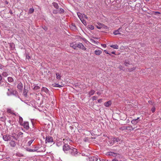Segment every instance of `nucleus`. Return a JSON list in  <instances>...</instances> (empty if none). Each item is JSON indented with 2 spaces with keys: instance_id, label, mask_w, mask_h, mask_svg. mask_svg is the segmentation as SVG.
Masks as SVG:
<instances>
[{
  "instance_id": "obj_57",
  "label": "nucleus",
  "mask_w": 161,
  "mask_h": 161,
  "mask_svg": "<svg viewBox=\"0 0 161 161\" xmlns=\"http://www.w3.org/2000/svg\"><path fill=\"white\" fill-rule=\"evenodd\" d=\"M111 53L113 54H115V52H112Z\"/></svg>"
},
{
  "instance_id": "obj_40",
  "label": "nucleus",
  "mask_w": 161,
  "mask_h": 161,
  "mask_svg": "<svg viewBox=\"0 0 161 161\" xmlns=\"http://www.w3.org/2000/svg\"><path fill=\"white\" fill-rule=\"evenodd\" d=\"M64 12V10L63 8H60L59 9V12L60 13H62Z\"/></svg>"
},
{
  "instance_id": "obj_44",
  "label": "nucleus",
  "mask_w": 161,
  "mask_h": 161,
  "mask_svg": "<svg viewBox=\"0 0 161 161\" xmlns=\"http://www.w3.org/2000/svg\"><path fill=\"white\" fill-rule=\"evenodd\" d=\"M31 57L30 56H29L28 55H26V58L28 60H29L30 58Z\"/></svg>"
},
{
  "instance_id": "obj_35",
  "label": "nucleus",
  "mask_w": 161,
  "mask_h": 161,
  "mask_svg": "<svg viewBox=\"0 0 161 161\" xmlns=\"http://www.w3.org/2000/svg\"><path fill=\"white\" fill-rule=\"evenodd\" d=\"M8 81L9 82H12L13 81V78L11 77H8Z\"/></svg>"
},
{
  "instance_id": "obj_3",
  "label": "nucleus",
  "mask_w": 161,
  "mask_h": 161,
  "mask_svg": "<svg viewBox=\"0 0 161 161\" xmlns=\"http://www.w3.org/2000/svg\"><path fill=\"white\" fill-rule=\"evenodd\" d=\"M34 152H45L46 150V149L43 147L40 146H36L35 147L34 149H33Z\"/></svg>"
},
{
  "instance_id": "obj_30",
  "label": "nucleus",
  "mask_w": 161,
  "mask_h": 161,
  "mask_svg": "<svg viewBox=\"0 0 161 161\" xmlns=\"http://www.w3.org/2000/svg\"><path fill=\"white\" fill-rule=\"evenodd\" d=\"M81 39L84 41V42H85L86 44H88L89 43V42L85 38H81Z\"/></svg>"
},
{
  "instance_id": "obj_6",
  "label": "nucleus",
  "mask_w": 161,
  "mask_h": 161,
  "mask_svg": "<svg viewBox=\"0 0 161 161\" xmlns=\"http://www.w3.org/2000/svg\"><path fill=\"white\" fill-rule=\"evenodd\" d=\"M53 142V139L52 137L50 136H47L46 137V142L51 143Z\"/></svg>"
},
{
  "instance_id": "obj_11",
  "label": "nucleus",
  "mask_w": 161,
  "mask_h": 161,
  "mask_svg": "<svg viewBox=\"0 0 161 161\" xmlns=\"http://www.w3.org/2000/svg\"><path fill=\"white\" fill-rule=\"evenodd\" d=\"M112 104V102L111 101H109L106 102H105L104 105L106 107H108L110 106Z\"/></svg>"
},
{
  "instance_id": "obj_32",
  "label": "nucleus",
  "mask_w": 161,
  "mask_h": 161,
  "mask_svg": "<svg viewBox=\"0 0 161 161\" xmlns=\"http://www.w3.org/2000/svg\"><path fill=\"white\" fill-rule=\"evenodd\" d=\"M71 29L75 30L76 29V26L74 24H72L71 26H70Z\"/></svg>"
},
{
  "instance_id": "obj_17",
  "label": "nucleus",
  "mask_w": 161,
  "mask_h": 161,
  "mask_svg": "<svg viewBox=\"0 0 161 161\" xmlns=\"http://www.w3.org/2000/svg\"><path fill=\"white\" fill-rule=\"evenodd\" d=\"M17 88L19 90H22L23 88V84L21 83H20L18 84L17 86Z\"/></svg>"
},
{
  "instance_id": "obj_18",
  "label": "nucleus",
  "mask_w": 161,
  "mask_h": 161,
  "mask_svg": "<svg viewBox=\"0 0 161 161\" xmlns=\"http://www.w3.org/2000/svg\"><path fill=\"white\" fill-rule=\"evenodd\" d=\"M7 112L8 113H9L11 114H14V111L10 108H8L7 110Z\"/></svg>"
},
{
  "instance_id": "obj_41",
  "label": "nucleus",
  "mask_w": 161,
  "mask_h": 161,
  "mask_svg": "<svg viewBox=\"0 0 161 161\" xmlns=\"http://www.w3.org/2000/svg\"><path fill=\"white\" fill-rule=\"evenodd\" d=\"M151 110L153 113H154L155 110V108L154 107H153L151 108Z\"/></svg>"
},
{
  "instance_id": "obj_12",
  "label": "nucleus",
  "mask_w": 161,
  "mask_h": 161,
  "mask_svg": "<svg viewBox=\"0 0 161 161\" xmlns=\"http://www.w3.org/2000/svg\"><path fill=\"white\" fill-rule=\"evenodd\" d=\"M42 91L46 93H48L49 92V90L46 87H43L42 88Z\"/></svg>"
},
{
  "instance_id": "obj_13",
  "label": "nucleus",
  "mask_w": 161,
  "mask_h": 161,
  "mask_svg": "<svg viewBox=\"0 0 161 161\" xmlns=\"http://www.w3.org/2000/svg\"><path fill=\"white\" fill-rule=\"evenodd\" d=\"M95 54L97 55H99L100 54H101L102 53V52L101 50H95L94 52Z\"/></svg>"
},
{
  "instance_id": "obj_53",
  "label": "nucleus",
  "mask_w": 161,
  "mask_h": 161,
  "mask_svg": "<svg viewBox=\"0 0 161 161\" xmlns=\"http://www.w3.org/2000/svg\"><path fill=\"white\" fill-rule=\"evenodd\" d=\"M97 27L98 29H100L101 28V27H100V26H97Z\"/></svg>"
},
{
  "instance_id": "obj_56",
  "label": "nucleus",
  "mask_w": 161,
  "mask_h": 161,
  "mask_svg": "<svg viewBox=\"0 0 161 161\" xmlns=\"http://www.w3.org/2000/svg\"><path fill=\"white\" fill-rule=\"evenodd\" d=\"M155 13H156V14H160V12H155Z\"/></svg>"
},
{
  "instance_id": "obj_59",
  "label": "nucleus",
  "mask_w": 161,
  "mask_h": 161,
  "mask_svg": "<svg viewBox=\"0 0 161 161\" xmlns=\"http://www.w3.org/2000/svg\"><path fill=\"white\" fill-rule=\"evenodd\" d=\"M148 102H149V103H151V102H151V101H148Z\"/></svg>"
},
{
  "instance_id": "obj_38",
  "label": "nucleus",
  "mask_w": 161,
  "mask_h": 161,
  "mask_svg": "<svg viewBox=\"0 0 161 161\" xmlns=\"http://www.w3.org/2000/svg\"><path fill=\"white\" fill-rule=\"evenodd\" d=\"M34 9L32 8H31L29 10V13L30 14H31L34 12Z\"/></svg>"
},
{
  "instance_id": "obj_63",
  "label": "nucleus",
  "mask_w": 161,
  "mask_h": 161,
  "mask_svg": "<svg viewBox=\"0 0 161 161\" xmlns=\"http://www.w3.org/2000/svg\"><path fill=\"white\" fill-rule=\"evenodd\" d=\"M108 139H109V138L108 137Z\"/></svg>"
},
{
  "instance_id": "obj_33",
  "label": "nucleus",
  "mask_w": 161,
  "mask_h": 161,
  "mask_svg": "<svg viewBox=\"0 0 161 161\" xmlns=\"http://www.w3.org/2000/svg\"><path fill=\"white\" fill-rule=\"evenodd\" d=\"M34 139H32L30 141H29L28 143L27 144L29 146H30L31 145L32 143L34 141Z\"/></svg>"
},
{
  "instance_id": "obj_24",
  "label": "nucleus",
  "mask_w": 161,
  "mask_h": 161,
  "mask_svg": "<svg viewBox=\"0 0 161 161\" xmlns=\"http://www.w3.org/2000/svg\"><path fill=\"white\" fill-rule=\"evenodd\" d=\"M95 92V91L93 90H91L90 92H89V95L90 96L94 94Z\"/></svg>"
},
{
  "instance_id": "obj_48",
  "label": "nucleus",
  "mask_w": 161,
  "mask_h": 161,
  "mask_svg": "<svg viewBox=\"0 0 161 161\" xmlns=\"http://www.w3.org/2000/svg\"><path fill=\"white\" fill-rule=\"evenodd\" d=\"M100 161H108V160H107L106 159H102L101 160H100Z\"/></svg>"
},
{
  "instance_id": "obj_15",
  "label": "nucleus",
  "mask_w": 161,
  "mask_h": 161,
  "mask_svg": "<svg viewBox=\"0 0 161 161\" xmlns=\"http://www.w3.org/2000/svg\"><path fill=\"white\" fill-rule=\"evenodd\" d=\"M106 155L108 156H115V154L112 152H108L106 153Z\"/></svg>"
},
{
  "instance_id": "obj_25",
  "label": "nucleus",
  "mask_w": 161,
  "mask_h": 161,
  "mask_svg": "<svg viewBox=\"0 0 161 161\" xmlns=\"http://www.w3.org/2000/svg\"><path fill=\"white\" fill-rule=\"evenodd\" d=\"M112 139L113 140V141L114 142H118L119 141V139L118 138H112Z\"/></svg>"
},
{
  "instance_id": "obj_28",
  "label": "nucleus",
  "mask_w": 161,
  "mask_h": 161,
  "mask_svg": "<svg viewBox=\"0 0 161 161\" xmlns=\"http://www.w3.org/2000/svg\"><path fill=\"white\" fill-rule=\"evenodd\" d=\"M8 92H7V94L8 95L10 96L12 95L13 93L11 92V89H8Z\"/></svg>"
},
{
  "instance_id": "obj_14",
  "label": "nucleus",
  "mask_w": 161,
  "mask_h": 161,
  "mask_svg": "<svg viewBox=\"0 0 161 161\" xmlns=\"http://www.w3.org/2000/svg\"><path fill=\"white\" fill-rule=\"evenodd\" d=\"M139 122V120H137V119H133L131 121V123L133 125H136Z\"/></svg>"
},
{
  "instance_id": "obj_54",
  "label": "nucleus",
  "mask_w": 161,
  "mask_h": 161,
  "mask_svg": "<svg viewBox=\"0 0 161 161\" xmlns=\"http://www.w3.org/2000/svg\"><path fill=\"white\" fill-rule=\"evenodd\" d=\"M112 161H118L117 159H114L112 160Z\"/></svg>"
},
{
  "instance_id": "obj_58",
  "label": "nucleus",
  "mask_w": 161,
  "mask_h": 161,
  "mask_svg": "<svg viewBox=\"0 0 161 161\" xmlns=\"http://www.w3.org/2000/svg\"><path fill=\"white\" fill-rule=\"evenodd\" d=\"M139 119V117H138L137 118V119H137V120H139L138 119Z\"/></svg>"
},
{
  "instance_id": "obj_20",
  "label": "nucleus",
  "mask_w": 161,
  "mask_h": 161,
  "mask_svg": "<svg viewBox=\"0 0 161 161\" xmlns=\"http://www.w3.org/2000/svg\"><path fill=\"white\" fill-rule=\"evenodd\" d=\"M77 14L80 20L83 19V15H82L80 13H78Z\"/></svg>"
},
{
  "instance_id": "obj_9",
  "label": "nucleus",
  "mask_w": 161,
  "mask_h": 161,
  "mask_svg": "<svg viewBox=\"0 0 161 161\" xmlns=\"http://www.w3.org/2000/svg\"><path fill=\"white\" fill-rule=\"evenodd\" d=\"M23 125H24V127L26 130H28L29 128V123L28 122H25L23 123Z\"/></svg>"
},
{
  "instance_id": "obj_47",
  "label": "nucleus",
  "mask_w": 161,
  "mask_h": 161,
  "mask_svg": "<svg viewBox=\"0 0 161 161\" xmlns=\"http://www.w3.org/2000/svg\"><path fill=\"white\" fill-rule=\"evenodd\" d=\"M101 46L104 47H106V45L105 44H101Z\"/></svg>"
},
{
  "instance_id": "obj_19",
  "label": "nucleus",
  "mask_w": 161,
  "mask_h": 161,
  "mask_svg": "<svg viewBox=\"0 0 161 161\" xmlns=\"http://www.w3.org/2000/svg\"><path fill=\"white\" fill-rule=\"evenodd\" d=\"M19 121L21 125H23V118L20 116L19 117Z\"/></svg>"
},
{
  "instance_id": "obj_22",
  "label": "nucleus",
  "mask_w": 161,
  "mask_h": 161,
  "mask_svg": "<svg viewBox=\"0 0 161 161\" xmlns=\"http://www.w3.org/2000/svg\"><path fill=\"white\" fill-rule=\"evenodd\" d=\"M130 62L129 60H125V62L124 63V64L125 65L127 66H128L129 65H130Z\"/></svg>"
},
{
  "instance_id": "obj_49",
  "label": "nucleus",
  "mask_w": 161,
  "mask_h": 161,
  "mask_svg": "<svg viewBox=\"0 0 161 161\" xmlns=\"http://www.w3.org/2000/svg\"><path fill=\"white\" fill-rule=\"evenodd\" d=\"M104 52H105V53H107V54H109V55H110V54H109L108 52L106 50H104Z\"/></svg>"
},
{
  "instance_id": "obj_50",
  "label": "nucleus",
  "mask_w": 161,
  "mask_h": 161,
  "mask_svg": "<svg viewBox=\"0 0 161 161\" xmlns=\"http://www.w3.org/2000/svg\"><path fill=\"white\" fill-rule=\"evenodd\" d=\"M136 69V68L134 67L133 68H132V69H129V70H130V71H131V70H134V69Z\"/></svg>"
},
{
  "instance_id": "obj_29",
  "label": "nucleus",
  "mask_w": 161,
  "mask_h": 161,
  "mask_svg": "<svg viewBox=\"0 0 161 161\" xmlns=\"http://www.w3.org/2000/svg\"><path fill=\"white\" fill-rule=\"evenodd\" d=\"M53 5L54 6V7L56 8H58V4L55 2H54L53 3Z\"/></svg>"
},
{
  "instance_id": "obj_10",
  "label": "nucleus",
  "mask_w": 161,
  "mask_h": 161,
  "mask_svg": "<svg viewBox=\"0 0 161 161\" xmlns=\"http://www.w3.org/2000/svg\"><path fill=\"white\" fill-rule=\"evenodd\" d=\"M10 141V142H9L10 146L12 147H15L16 145L15 142L14 141L12 140V139Z\"/></svg>"
},
{
  "instance_id": "obj_8",
  "label": "nucleus",
  "mask_w": 161,
  "mask_h": 161,
  "mask_svg": "<svg viewBox=\"0 0 161 161\" xmlns=\"http://www.w3.org/2000/svg\"><path fill=\"white\" fill-rule=\"evenodd\" d=\"M121 28H119L118 29L115 30L113 32L114 34L115 35L120 34V33L119 32L121 31Z\"/></svg>"
},
{
  "instance_id": "obj_2",
  "label": "nucleus",
  "mask_w": 161,
  "mask_h": 161,
  "mask_svg": "<svg viewBox=\"0 0 161 161\" xmlns=\"http://www.w3.org/2000/svg\"><path fill=\"white\" fill-rule=\"evenodd\" d=\"M66 140L64 139V142L65 143V144L63 147V150L65 153H69V152L70 151V148H71L72 147L70 146L67 143H66Z\"/></svg>"
},
{
  "instance_id": "obj_23",
  "label": "nucleus",
  "mask_w": 161,
  "mask_h": 161,
  "mask_svg": "<svg viewBox=\"0 0 161 161\" xmlns=\"http://www.w3.org/2000/svg\"><path fill=\"white\" fill-rule=\"evenodd\" d=\"M110 47L114 48L115 49H118L119 47L117 44L111 45L110 46Z\"/></svg>"
},
{
  "instance_id": "obj_52",
  "label": "nucleus",
  "mask_w": 161,
  "mask_h": 161,
  "mask_svg": "<svg viewBox=\"0 0 161 161\" xmlns=\"http://www.w3.org/2000/svg\"><path fill=\"white\" fill-rule=\"evenodd\" d=\"M3 85L2 84V80H0V86H1Z\"/></svg>"
},
{
  "instance_id": "obj_5",
  "label": "nucleus",
  "mask_w": 161,
  "mask_h": 161,
  "mask_svg": "<svg viewBox=\"0 0 161 161\" xmlns=\"http://www.w3.org/2000/svg\"><path fill=\"white\" fill-rule=\"evenodd\" d=\"M98 159L97 156L91 157L87 159V161H97Z\"/></svg>"
},
{
  "instance_id": "obj_55",
  "label": "nucleus",
  "mask_w": 161,
  "mask_h": 161,
  "mask_svg": "<svg viewBox=\"0 0 161 161\" xmlns=\"http://www.w3.org/2000/svg\"><path fill=\"white\" fill-rule=\"evenodd\" d=\"M97 93L98 95H100V92H97Z\"/></svg>"
},
{
  "instance_id": "obj_46",
  "label": "nucleus",
  "mask_w": 161,
  "mask_h": 161,
  "mask_svg": "<svg viewBox=\"0 0 161 161\" xmlns=\"http://www.w3.org/2000/svg\"><path fill=\"white\" fill-rule=\"evenodd\" d=\"M83 18H84L86 19H87V17L86 15L84 14H83Z\"/></svg>"
},
{
  "instance_id": "obj_34",
  "label": "nucleus",
  "mask_w": 161,
  "mask_h": 161,
  "mask_svg": "<svg viewBox=\"0 0 161 161\" xmlns=\"http://www.w3.org/2000/svg\"><path fill=\"white\" fill-rule=\"evenodd\" d=\"M2 75L3 76H4V77H7L8 75V73L7 72H3V73H2Z\"/></svg>"
},
{
  "instance_id": "obj_61",
  "label": "nucleus",
  "mask_w": 161,
  "mask_h": 161,
  "mask_svg": "<svg viewBox=\"0 0 161 161\" xmlns=\"http://www.w3.org/2000/svg\"><path fill=\"white\" fill-rule=\"evenodd\" d=\"M19 133H20V134H23V133L22 132H20Z\"/></svg>"
},
{
  "instance_id": "obj_45",
  "label": "nucleus",
  "mask_w": 161,
  "mask_h": 161,
  "mask_svg": "<svg viewBox=\"0 0 161 161\" xmlns=\"http://www.w3.org/2000/svg\"><path fill=\"white\" fill-rule=\"evenodd\" d=\"M102 99H98V100H97V101L98 103H101L102 102Z\"/></svg>"
},
{
  "instance_id": "obj_7",
  "label": "nucleus",
  "mask_w": 161,
  "mask_h": 161,
  "mask_svg": "<svg viewBox=\"0 0 161 161\" xmlns=\"http://www.w3.org/2000/svg\"><path fill=\"white\" fill-rule=\"evenodd\" d=\"M77 47L82 50H86V48L84 47L83 44L81 43L78 44L77 45Z\"/></svg>"
},
{
  "instance_id": "obj_4",
  "label": "nucleus",
  "mask_w": 161,
  "mask_h": 161,
  "mask_svg": "<svg viewBox=\"0 0 161 161\" xmlns=\"http://www.w3.org/2000/svg\"><path fill=\"white\" fill-rule=\"evenodd\" d=\"M12 136L9 135H5L3 136V139L5 141H8L12 139Z\"/></svg>"
},
{
  "instance_id": "obj_37",
  "label": "nucleus",
  "mask_w": 161,
  "mask_h": 161,
  "mask_svg": "<svg viewBox=\"0 0 161 161\" xmlns=\"http://www.w3.org/2000/svg\"><path fill=\"white\" fill-rule=\"evenodd\" d=\"M88 28H89V29H90V30H93L94 29V27L93 25H89L88 26Z\"/></svg>"
},
{
  "instance_id": "obj_62",
  "label": "nucleus",
  "mask_w": 161,
  "mask_h": 161,
  "mask_svg": "<svg viewBox=\"0 0 161 161\" xmlns=\"http://www.w3.org/2000/svg\"><path fill=\"white\" fill-rule=\"evenodd\" d=\"M44 30H45L46 31V30L45 29V28H44Z\"/></svg>"
},
{
  "instance_id": "obj_1",
  "label": "nucleus",
  "mask_w": 161,
  "mask_h": 161,
  "mask_svg": "<svg viewBox=\"0 0 161 161\" xmlns=\"http://www.w3.org/2000/svg\"><path fill=\"white\" fill-rule=\"evenodd\" d=\"M69 153H70L72 155L74 156H78L80 154V153L78 152L76 149L74 148L73 147H72L71 148H70Z\"/></svg>"
},
{
  "instance_id": "obj_16",
  "label": "nucleus",
  "mask_w": 161,
  "mask_h": 161,
  "mask_svg": "<svg viewBox=\"0 0 161 161\" xmlns=\"http://www.w3.org/2000/svg\"><path fill=\"white\" fill-rule=\"evenodd\" d=\"M70 47H72L73 48L75 49L76 48L77 46L75 44V43H72L70 44Z\"/></svg>"
},
{
  "instance_id": "obj_42",
  "label": "nucleus",
  "mask_w": 161,
  "mask_h": 161,
  "mask_svg": "<svg viewBox=\"0 0 161 161\" xmlns=\"http://www.w3.org/2000/svg\"><path fill=\"white\" fill-rule=\"evenodd\" d=\"M27 150L30 152H34L35 151L33 150V149H28Z\"/></svg>"
},
{
  "instance_id": "obj_31",
  "label": "nucleus",
  "mask_w": 161,
  "mask_h": 161,
  "mask_svg": "<svg viewBox=\"0 0 161 161\" xmlns=\"http://www.w3.org/2000/svg\"><path fill=\"white\" fill-rule=\"evenodd\" d=\"M53 86L55 87H61L62 86L58 85L57 84H53Z\"/></svg>"
},
{
  "instance_id": "obj_27",
  "label": "nucleus",
  "mask_w": 161,
  "mask_h": 161,
  "mask_svg": "<svg viewBox=\"0 0 161 161\" xmlns=\"http://www.w3.org/2000/svg\"><path fill=\"white\" fill-rule=\"evenodd\" d=\"M40 88V87L39 86L37 85H34V86L33 88V89L35 90H37L39 89Z\"/></svg>"
},
{
  "instance_id": "obj_39",
  "label": "nucleus",
  "mask_w": 161,
  "mask_h": 161,
  "mask_svg": "<svg viewBox=\"0 0 161 161\" xmlns=\"http://www.w3.org/2000/svg\"><path fill=\"white\" fill-rule=\"evenodd\" d=\"M81 21L84 25H86V21L84 20L83 19L81 20Z\"/></svg>"
},
{
  "instance_id": "obj_26",
  "label": "nucleus",
  "mask_w": 161,
  "mask_h": 161,
  "mask_svg": "<svg viewBox=\"0 0 161 161\" xmlns=\"http://www.w3.org/2000/svg\"><path fill=\"white\" fill-rule=\"evenodd\" d=\"M56 78L58 80H60L61 77V76L60 74L58 73H56Z\"/></svg>"
},
{
  "instance_id": "obj_36",
  "label": "nucleus",
  "mask_w": 161,
  "mask_h": 161,
  "mask_svg": "<svg viewBox=\"0 0 161 161\" xmlns=\"http://www.w3.org/2000/svg\"><path fill=\"white\" fill-rule=\"evenodd\" d=\"M90 41L92 43H93L95 44H97V42L95 41L93 39H90Z\"/></svg>"
},
{
  "instance_id": "obj_60",
  "label": "nucleus",
  "mask_w": 161,
  "mask_h": 161,
  "mask_svg": "<svg viewBox=\"0 0 161 161\" xmlns=\"http://www.w3.org/2000/svg\"><path fill=\"white\" fill-rule=\"evenodd\" d=\"M159 42L161 43V39L159 40Z\"/></svg>"
},
{
  "instance_id": "obj_21",
  "label": "nucleus",
  "mask_w": 161,
  "mask_h": 161,
  "mask_svg": "<svg viewBox=\"0 0 161 161\" xmlns=\"http://www.w3.org/2000/svg\"><path fill=\"white\" fill-rule=\"evenodd\" d=\"M28 92V90L24 89L23 91V94L25 97H26L27 96V94Z\"/></svg>"
},
{
  "instance_id": "obj_43",
  "label": "nucleus",
  "mask_w": 161,
  "mask_h": 161,
  "mask_svg": "<svg viewBox=\"0 0 161 161\" xmlns=\"http://www.w3.org/2000/svg\"><path fill=\"white\" fill-rule=\"evenodd\" d=\"M97 97L95 96H94L92 97V99L93 100H96L97 99Z\"/></svg>"
},
{
  "instance_id": "obj_51",
  "label": "nucleus",
  "mask_w": 161,
  "mask_h": 161,
  "mask_svg": "<svg viewBox=\"0 0 161 161\" xmlns=\"http://www.w3.org/2000/svg\"><path fill=\"white\" fill-rule=\"evenodd\" d=\"M114 142L112 141L110 142V145H112L113 144Z\"/></svg>"
}]
</instances>
